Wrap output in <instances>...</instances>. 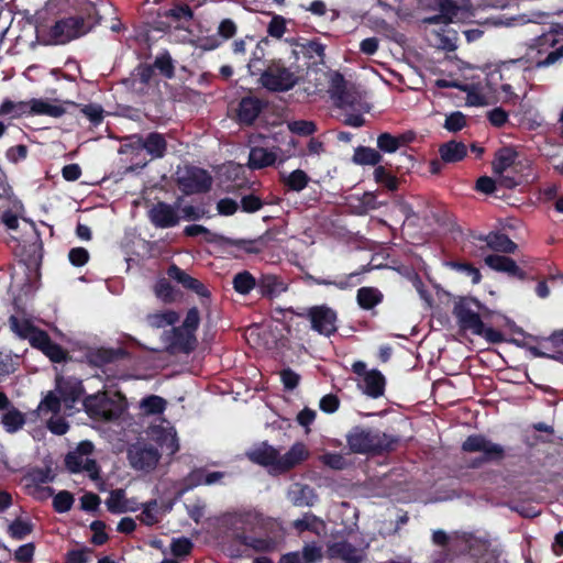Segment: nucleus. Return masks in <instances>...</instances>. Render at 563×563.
<instances>
[{"instance_id": "58836bf2", "label": "nucleus", "mask_w": 563, "mask_h": 563, "mask_svg": "<svg viewBox=\"0 0 563 563\" xmlns=\"http://www.w3.org/2000/svg\"><path fill=\"white\" fill-rule=\"evenodd\" d=\"M107 509L111 514H123L129 510L125 499V492L122 488L113 489L110 492L106 500Z\"/></svg>"}, {"instance_id": "20e7f679", "label": "nucleus", "mask_w": 563, "mask_h": 563, "mask_svg": "<svg viewBox=\"0 0 563 563\" xmlns=\"http://www.w3.org/2000/svg\"><path fill=\"white\" fill-rule=\"evenodd\" d=\"M299 81L298 67L287 66L280 58L268 60L258 79L261 86L269 92H287Z\"/></svg>"}, {"instance_id": "680f3d73", "label": "nucleus", "mask_w": 563, "mask_h": 563, "mask_svg": "<svg viewBox=\"0 0 563 563\" xmlns=\"http://www.w3.org/2000/svg\"><path fill=\"white\" fill-rule=\"evenodd\" d=\"M81 113L89 119L93 125H98L103 120V109L100 104L89 103L81 108Z\"/></svg>"}, {"instance_id": "603ef678", "label": "nucleus", "mask_w": 563, "mask_h": 563, "mask_svg": "<svg viewBox=\"0 0 563 563\" xmlns=\"http://www.w3.org/2000/svg\"><path fill=\"white\" fill-rule=\"evenodd\" d=\"M377 147L383 153H395L399 150L397 136L388 132H383L377 137Z\"/></svg>"}, {"instance_id": "473e14b6", "label": "nucleus", "mask_w": 563, "mask_h": 563, "mask_svg": "<svg viewBox=\"0 0 563 563\" xmlns=\"http://www.w3.org/2000/svg\"><path fill=\"white\" fill-rule=\"evenodd\" d=\"M383 294L374 287H361L356 294L358 306L364 310H371L383 301Z\"/></svg>"}, {"instance_id": "1a4fd4ad", "label": "nucleus", "mask_w": 563, "mask_h": 563, "mask_svg": "<svg viewBox=\"0 0 563 563\" xmlns=\"http://www.w3.org/2000/svg\"><path fill=\"white\" fill-rule=\"evenodd\" d=\"M484 263L493 271L506 274L508 278L525 282L529 279L527 262L521 260L518 264L514 258L501 254L484 256Z\"/></svg>"}, {"instance_id": "cd10ccee", "label": "nucleus", "mask_w": 563, "mask_h": 563, "mask_svg": "<svg viewBox=\"0 0 563 563\" xmlns=\"http://www.w3.org/2000/svg\"><path fill=\"white\" fill-rule=\"evenodd\" d=\"M439 13L427 18L429 24L451 23L457 16L459 7L453 0H438Z\"/></svg>"}, {"instance_id": "7c9ffc66", "label": "nucleus", "mask_w": 563, "mask_h": 563, "mask_svg": "<svg viewBox=\"0 0 563 563\" xmlns=\"http://www.w3.org/2000/svg\"><path fill=\"white\" fill-rule=\"evenodd\" d=\"M383 161V156L379 151L360 145L354 150V154L352 156V162L356 165L361 166H378Z\"/></svg>"}, {"instance_id": "ea45409f", "label": "nucleus", "mask_w": 563, "mask_h": 563, "mask_svg": "<svg viewBox=\"0 0 563 563\" xmlns=\"http://www.w3.org/2000/svg\"><path fill=\"white\" fill-rule=\"evenodd\" d=\"M205 470L195 468L192 470L181 482V487L177 490L175 499L181 498V496L188 490L203 484Z\"/></svg>"}, {"instance_id": "a211bd4d", "label": "nucleus", "mask_w": 563, "mask_h": 563, "mask_svg": "<svg viewBox=\"0 0 563 563\" xmlns=\"http://www.w3.org/2000/svg\"><path fill=\"white\" fill-rule=\"evenodd\" d=\"M56 390L66 408H73L85 393L81 380L74 377H58L56 379Z\"/></svg>"}, {"instance_id": "f8f14e48", "label": "nucleus", "mask_w": 563, "mask_h": 563, "mask_svg": "<svg viewBox=\"0 0 563 563\" xmlns=\"http://www.w3.org/2000/svg\"><path fill=\"white\" fill-rule=\"evenodd\" d=\"M473 243L478 246L481 255H484L487 250L496 253L514 254L518 245L505 233L499 231H492L486 235L472 234Z\"/></svg>"}, {"instance_id": "c9c22d12", "label": "nucleus", "mask_w": 563, "mask_h": 563, "mask_svg": "<svg viewBox=\"0 0 563 563\" xmlns=\"http://www.w3.org/2000/svg\"><path fill=\"white\" fill-rule=\"evenodd\" d=\"M374 180L382 187L386 188L389 191H396L399 186V179L395 174L389 172L385 166L378 165L375 167Z\"/></svg>"}, {"instance_id": "8fccbe9b", "label": "nucleus", "mask_w": 563, "mask_h": 563, "mask_svg": "<svg viewBox=\"0 0 563 563\" xmlns=\"http://www.w3.org/2000/svg\"><path fill=\"white\" fill-rule=\"evenodd\" d=\"M42 353L47 356L53 363H62L65 362L68 357V352L58 343L54 342L52 339Z\"/></svg>"}, {"instance_id": "e433bc0d", "label": "nucleus", "mask_w": 563, "mask_h": 563, "mask_svg": "<svg viewBox=\"0 0 563 563\" xmlns=\"http://www.w3.org/2000/svg\"><path fill=\"white\" fill-rule=\"evenodd\" d=\"M332 553L345 563H361L356 548L347 541L336 542L331 547Z\"/></svg>"}, {"instance_id": "f704fd0d", "label": "nucleus", "mask_w": 563, "mask_h": 563, "mask_svg": "<svg viewBox=\"0 0 563 563\" xmlns=\"http://www.w3.org/2000/svg\"><path fill=\"white\" fill-rule=\"evenodd\" d=\"M1 421L8 433H15L25 424V416L20 410L12 407L2 415Z\"/></svg>"}, {"instance_id": "5701e85b", "label": "nucleus", "mask_w": 563, "mask_h": 563, "mask_svg": "<svg viewBox=\"0 0 563 563\" xmlns=\"http://www.w3.org/2000/svg\"><path fill=\"white\" fill-rule=\"evenodd\" d=\"M266 107V102L257 97L246 96L239 102L238 120L241 124L251 125Z\"/></svg>"}, {"instance_id": "6ab92c4d", "label": "nucleus", "mask_w": 563, "mask_h": 563, "mask_svg": "<svg viewBox=\"0 0 563 563\" xmlns=\"http://www.w3.org/2000/svg\"><path fill=\"white\" fill-rule=\"evenodd\" d=\"M279 451L267 441H263L246 451L245 456L249 461L261 466H271L277 471Z\"/></svg>"}, {"instance_id": "bb28decb", "label": "nucleus", "mask_w": 563, "mask_h": 563, "mask_svg": "<svg viewBox=\"0 0 563 563\" xmlns=\"http://www.w3.org/2000/svg\"><path fill=\"white\" fill-rule=\"evenodd\" d=\"M386 379L378 369H371L364 377V394L371 398H379L385 393Z\"/></svg>"}, {"instance_id": "412c9836", "label": "nucleus", "mask_w": 563, "mask_h": 563, "mask_svg": "<svg viewBox=\"0 0 563 563\" xmlns=\"http://www.w3.org/2000/svg\"><path fill=\"white\" fill-rule=\"evenodd\" d=\"M309 457V451L305 443L296 442L290 449L284 454H278L277 472L286 473L301 464Z\"/></svg>"}, {"instance_id": "5fc2aeb1", "label": "nucleus", "mask_w": 563, "mask_h": 563, "mask_svg": "<svg viewBox=\"0 0 563 563\" xmlns=\"http://www.w3.org/2000/svg\"><path fill=\"white\" fill-rule=\"evenodd\" d=\"M322 560V549L316 543H307L300 552L301 563H317Z\"/></svg>"}, {"instance_id": "dca6fc26", "label": "nucleus", "mask_w": 563, "mask_h": 563, "mask_svg": "<svg viewBox=\"0 0 563 563\" xmlns=\"http://www.w3.org/2000/svg\"><path fill=\"white\" fill-rule=\"evenodd\" d=\"M164 342L166 343L167 351L190 353L196 349L197 338L196 334L190 333L181 327H174L169 331L163 333Z\"/></svg>"}, {"instance_id": "49530a36", "label": "nucleus", "mask_w": 563, "mask_h": 563, "mask_svg": "<svg viewBox=\"0 0 563 563\" xmlns=\"http://www.w3.org/2000/svg\"><path fill=\"white\" fill-rule=\"evenodd\" d=\"M154 292L156 297L165 303H172L176 300L175 289L165 278L157 280L154 287Z\"/></svg>"}, {"instance_id": "e2e57ef3", "label": "nucleus", "mask_w": 563, "mask_h": 563, "mask_svg": "<svg viewBox=\"0 0 563 563\" xmlns=\"http://www.w3.org/2000/svg\"><path fill=\"white\" fill-rule=\"evenodd\" d=\"M313 495V489L308 485H303L299 488L298 492H294L290 500L295 506H311L312 503L309 500V496Z\"/></svg>"}, {"instance_id": "3c124183", "label": "nucleus", "mask_w": 563, "mask_h": 563, "mask_svg": "<svg viewBox=\"0 0 563 563\" xmlns=\"http://www.w3.org/2000/svg\"><path fill=\"white\" fill-rule=\"evenodd\" d=\"M291 133L300 136H309L317 132V124L308 120H295L288 123Z\"/></svg>"}, {"instance_id": "bf43d9fd", "label": "nucleus", "mask_w": 563, "mask_h": 563, "mask_svg": "<svg viewBox=\"0 0 563 563\" xmlns=\"http://www.w3.org/2000/svg\"><path fill=\"white\" fill-rule=\"evenodd\" d=\"M60 396L57 397L54 393L49 391L41 401L38 409L44 412L58 413L62 408Z\"/></svg>"}, {"instance_id": "c85d7f7f", "label": "nucleus", "mask_w": 563, "mask_h": 563, "mask_svg": "<svg viewBox=\"0 0 563 563\" xmlns=\"http://www.w3.org/2000/svg\"><path fill=\"white\" fill-rule=\"evenodd\" d=\"M518 153L510 146H503L496 153L493 161V172L496 175H503L508 168H510L516 159Z\"/></svg>"}, {"instance_id": "2eb2a0df", "label": "nucleus", "mask_w": 563, "mask_h": 563, "mask_svg": "<svg viewBox=\"0 0 563 563\" xmlns=\"http://www.w3.org/2000/svg\"><path fill=\"white\" fill-rule=\"evenodd\" d=\"M329 93L338 108H354L357 103V96L353 88H350L344 76L340 71L331 75Z\"/></svg>"}, {"instance_id": "f03ea898", "label": "nucleus", "mask_w": 563, "mask_h": 563, "mask_svg": "<svg viewBox=\"0 0 563 563\" xmlns=\"http://www.w3.org/2000/svg\"><path fill=\"white\" fill-rule=\"evenodd\" d=\"M78 14L57 19L47 31V43L65 45L79 38L100 23L101 16L93 2L89 0H74Z\"/></svg>"}, {"instance_id": "774afa93", "label": "nucleus", "mask_w": 563, "mask_h": 563, "mask_svg": "<svg viewBox=\"0 0 563 563\" xmlns=\"http://www.w3.org/2000/svg\"><path fill=\"white\" fill-rule=\"evenodd\" d=\"M35 552L34 543H25L20 545L14 552V560L19 563H31Z\"/></svg>"}, {"instance_id": "79ce46f5", "label": "nucleus", "mask_w": 563, "mask_h": 563, "mask_svg": "<svg viewBox=\"0 0 563 563\" xmlns=\"http://www.w3.org/2000/svg\"><path fill=\"white\" fill-rule=\"evenodd\" d=\"M446 266L470 277L473 284H478L482 280L479 269L468 262L449 261Z\"/></svg>"}, {"instance_id": "052dcab7", "label": "nucleus", "mask_w": 563, "mask_h": 563, "mask_svg": "<svg viewBox=\"0 0 563 563\" xmlns=\"http://www.w3.org/2000/svg\"><path fill=\"white\" fill-rule=\"evenodd\" d=\"M90 529L93 531L91 543L95 545H103L109 540L106 533V523L101 520H95L90 523Z\"/></svg>"}, {"instance_id": "2f4dec72", "label": "nucleus", "mask_w": 563, "mask_h": 563, "mask_svg": "<svg viewBox=\"0 0 563 563\" xmlns=\"http://www.w3.org/2000/svg\"><path fill=\"white\" fill-rule=\"evenodd\" d=\"M280 181L287 190L299 192L308 186L310 177L305 170L295 169L288 175L280 174Z\"/></svg>"}, {"instance_id": "aec40b11", "label": "nucleus", "mask_w": 563, "mask_h": 563, "mask_svg": "<svg viewBox=\"0 0 563 563\" xmlns=\"http://www.w3.org/2000/svg\"><path fill=\"white\" fill-rule=\"evenodd\" d=\"M129 356L130 353L124 347H98L87 354L89 363L97 367L125 360Z\"/></svg>"}, {"instance_id": "a19ab883", "label": "nucleus", "mask_w": 563, "mask_h": 563, "mask_svg": "<svg viewBox=\"0 0 563 563\" xmlns=\"http://www.w3.org/2000/svg\"><path fill=\"white\" fill-rule=\"evenodd\" d=\"M9 324L12 332L23 340H27L37 328L29 319H20L13 314L9 318Z\"/></svg>"}, {"instance_id": "6e6d98bb", "label": "nucleus", "mask_w": 563, "mask_h": 563, "mask_svg": "<svg viewBox=\"0 0 563 563\" xmlns=\"http://www.w3.org/2000/svg\"><path fill=\"white\" fill-rule=\"evenodd\" d=\"M166 18H172L175 21H190L194 16V12L188 4L179 3L165 11Z\"/></svg>"}, {"instance_id": "9b49d317", "label": "nucleus", "mask_w": 563, "mask_h": 563, "mask_svg": "<svg viewBox=\"0 0 563 563\" xmlns=\"http://www.w3.org/2000/svg\"><path fill=\"white\" fill-rule=\"evenodd\" d=\"M178 187L185 195L208 192L212 186V177L200 167L189 166L184 175L178 177Z\"/></svg>"}, {"instance_id": "a878e982", "label": "nucleus", "mask_w": 563, "mask_h": 563, "mask_svg": "<svg viewBox=\"0 0 563 563\" xmlns=\"http://www.w3.org/2000/svg\"><path fill=\"white\" fill-rule=\"evenodd\" d=\"M439 154L446 164L457 163L466 157L467 147L463 142L452 140L440 145Z\"/></svg>"}, {"instance_id": "de8ad7c7", "label": "nucleus", "mask_w": 563, "mask_h": 563, "mask_svg": "<svg viewBox=\"0 0 563 563\" xmlns=\"http://www.w3.org/2000/svg\"><path fill=\"white\" fill-rule=\"evenodd\" d=\"M33 531V526L29 521H24L20 518L14 519L8 529L10 537L14 540H23Z\"/></svg>"}, {"instance_id": "69168bd1", "label": "nucleus", "mask_w": 563, "mask_h": 563, "mask_svg": "<svg viewBox=\"0 0 563 563\" xmlns=\"http://www.w3.org/2000/svg\"><path fill=\"white\" fill-rule=\"evenodd\" d=\"M27 340L32 347L37 349L42 352L51 341V336L46 331L36 328Z\"/></svg>"}, {"instance_id": "c756f323", "label": "nucleus", "mask_w": 563, "mask_h": 563, "mask_svg": "<svg viewBox=\"0 0 563 563\" xmlns=\"http://www.w3.org/2000/svg\"><path fill=\"white\" fill-rule=\"evenodd\" d=\"M179 321V313L175 310H164L148 313L145 317L147 327L162 329L167 325H175Z\"/></svg>"}, {"instance_id": "f3484780", "label": "nucleus", "mask_w": 563, "mask_h": 563, "mask_svg": "<svg viewBox=\"0 0 563 563\" xmlns=\"http://www.w3.org/2000/svg\"><path fill=\"white\" fill-rule=\"evenodd\" d=\"M148 218L155 228L161 229L173 228L179 223L180 219L175 207L164 201L153 205L148 210Z\"/></svg>"}, {"instance_id": "09e8293b", "label": "nucleus", "mask_w": 563, "mask_h": 563, "mask_svg": "<svg viewBox=\"0 0 563 563\" xmlns=\"http://www.w3.org/2000/svg\"><path fill=\"white\" fill-rule=\"evenodd\" d=\"M75 498L68 490L58 492L53 498V508L58 514L67 512L71 509Z\"/></svg>"}, {"instance_id": "c03bdc74", "label": "nucleus", "mask_w": 563, "mask_h": 563, "mask_svg": "<svg viewBox=\"0 0 563 563\" xmlns=\"http://www.w3.org/2000/svg\"><path fill=\"white\" fill-rule=\"evenodd\" d=\"M166 400L157 395H150L141 400V408L147 415H161L166 408Z\"/></svg>"}, {"instance_id": "4468645a", "label": "nucleus", "mask_w": 563, "mask_h": 563, "mask_svg": "<svg viewBox=\"0 0 563 563\" xmlns=\"http://www.w3.org/2000/svg\"><path fill=\"white\" fill-rule=\"evenodd\" d=\"M471 303L479 306L478 300L464 298L454 305L453 314L462 330H468L476 335L481 333L484 322L479 313L472 309Z\"/></svg>"}, {"instance_id": "ddd939ff", "label": "nucleus", "mask_w": 563, "mask_h": 563, "mask_svg": "<svg viewBox=\"0 0 563 563\" xmlns=\"http://www.w3.org/2000/svg\"><path fill=\"white\" fill-rule=\"evenodd\" d=\"M131 148L134 151H145L151 159H161L165 157L168 144L164 134L159 132H150L146 135L134 134L131 136Z\"/></svg>"}, {"instance_id": "864d4df0", "label": "nucleus", "mask_w": 563, "mask_h": 563, "mask_svg": "<svg viewBox=\"0 0 563 563\" xmlns=\"http://www.w3.org/2000/svg\"><path fill=\"white\" fill-rule=\"evenodd\" d=\"M466 126V117L461 111H454L446 115L443 128L449 132L456 133Z\"/></svg>"}, {"instance_id": "13d9d810", "label": "nucleus", "mask_w": 563, "mask_h": 563, "mask_svg": "<svg viewBox=\"0 0 563 563\" xmlns=\"http://www.w3.org/2000/svg\"><path fill=\"white\" fill-rule=\"evenodd\" d=\"M286 19L282 15H273L267 26V33L274 38H282L286 33Z\"/></svg>"}, {"instance_id": "0eeeda50", "label": "nucleus", "mask_w": 563, "mask_h": 563, "mask_svg": "<svg viewBox=\"0 0 563 563\" xmlns=\"http://www.w3.org/2000/svg\"><path fill=\"white\" fill-rule=\"evenodd\" d=\"M184 234L195 238L203 234L207 242L220 241L225 246H235L247 254H260L266 247L271 232L266 231L263 235L255 240L231 239L212 233L208 228L201 224H190L185 227Z\"/></svg>"}, {"instance_id": "0e129e2a", "label": "nucleus", "mask_w": 563, "mask_h": 563, "mask_svg": "<svg viewBox=\"0 0 563 563\" xmlns=\"http://www.w3.org/2000/svg\"><path fill=\"white\" fill-rule=\"evenodd\" d=\"M200 324V313L197 307H192L187 311L186 318L183 321L181 328L186 329L190 333L196 334Z\"/></svg>"}, {"instance_id": "423d86ee", "label": "nucleus", "mask_w": 563, "mask_h": 563, "mask_svg": "<svg viewBox=\"0 0 563 563\" xmlns=\"http://www.w3.org/2000/svg\"><path fill=\"white\" fill-rule=\"evenodd\" d=\"M461 450L465 453H482L481 456L472 460L471 466L474 468L488 463L499 464L506 457V450L501 444L493 442L481 433L468 435L462 442Z\"/></svg>"}, {"instance_id": "338daca9", "label": "nucleus", "mask_w": 563, "mask_h": 563, "mask_svg": "<svg viewBox=\"0 0 563 563\" xmlns=\"http://www.w3.org/2000/svg\"><path fill=\"white\" fill-rule=\"evenodd\" d=\"M280 380L285 390H294L300 383V375L287 367L280 371Z\"/></svg>"}, {"instance_id": "393cba45", "label": "nucleus", "mask_w": 563, "mask_h": 563, "mask_svg": "<svg viewBox=\"0 0 563 563\" xmlns=\"http://www.w3.org/2000/svg\"><path fill=\"white\" fill-rule=\"evenodd\" d=\"M276 152L265 147L255 146L250 151L247 166L251 169H262L273 166L276 163Z\"/></svg>"}, {"instance_id": "39448f33", "label": "nucleus", "mask_w": 563, "mask_h": 563, "mask_svg": "<svg viewBox=\"0 0 563 563\" xmlns=\"http://www.w3.org/2000/svg\"><path fill=\"white\" fill-rule=\"evenodd\" d=\"M86 413L97 421L118 420L126 409V399L121 393L112 396L107 393L90 395L84 398Z\"/></svg>"}, {"instance_id": "4c0bfd02", "label": "nucleus", "mask_w": 563, "mask_h": 563, "mask_svg": "<svg viewBox=\"0 0 563 563\" xmlns=\"http://www.w3.org/2000/svg\"><path fill=\"white\" fill-rule=\"evenodd\" d=\"M558 43V38L553 33H544L533 40V43L529 45L528 55L532 57V54L536 52V55H542L548 53L549 48L554 47Z\"/></svg>"}, {"instance_id": "b1692460", "label": "nucleus", "mask_w": 563, "mask_h": 563, "mask_svg": "<svg viewBox=\"0 0 563 563\" xmlns=\"http://www.w3.org/2000/svg\"><path fill=\"white\" fill-rule=\"evenodd\" d=\"M257 283V290L264 298L273 299L287 290V285L277 275L262 274Z\"/></svg>"}, {"instance_id": "a18cd8bd", "label": "nucleus", "mask_w": 563, "mask_h": 563, "mask_svg": "<svg viewBox=\"0 0 563 563\" xmlns=\"http://www.w3.org/2000/svg\"><path fill=\"white\" fill-rule=\"evenodd\" d=\"M319 461L324 466L334 471H343L349 466L346 459L338 452H325L319 456Z\"/></svg>"}, {"instance_id": "9d476101", "label": "nucleus", "mask_w": 563, "mask_h": 563, "mask_svg": "<svg viewBox=\"0 0 563 563\" xmlns=\"http://www.w3.org/2000/svg\"><path fill=\"white\" fill-rule=\"evenodd\" d=\"M161 459L158 449L152 444L136 442L128 449V460L132 468L136 471H153Z\"/></svg>"}, {"instance_id": "f257e3e1", "label": "nucleus", "mask_w": 563, "mask_h": 563, "mask_svg": "<svg viewBox=\"0 0 563 563\" xmlns=\"http://www.w3.org/2000/svg\"><path fill=\"white\" fill-rule=\"evenodd\" d=\"M233 539L256 553L278 550L283 538L268 529V520L256 510L235 511L228 517Z\"/></svg>"}, {"instance_id": "7ed1b4c3", "label": "nucleus", "mask_w": 563, "mask_h": 563, "mask_svg": "<svg viewBox=\"0 0 563 563\" xmlns=\"http://www.w3.org/2000/svg\"><path fill=\"white\" fill-rule=\"evenodd\" d=\"M345 438L349 450L354 454L382 455L396 451L400 444L398 435L364 426H354Z\"/></svg>"}, {"instance_id": "6e6552de", "label": "nucleus", "mask_w": 563, "mask_h": 563, "mask_svg": "<svg viewBox=\"0 0 563 563\" xmlns=\"http://www.w3.org/2000/svg\"><path fill=\"white\" fill-rule=\"evenodd\" d=\"M310 321L311 329L320 335L330 338L338 332V313L327 305H317L296 313Z\"/></svg>"}, {"instance_id": "4be33fe9", "label": "nucleus", "mask_w": 563, "mask_h": 563, "mask_svg": "<svg viewBox=\"0 0 563 563\" xmlns=\"http://www.w3.org/2000/svg\"><path fill=\"white\" fill-rule=\"evenodd\" d=\"M167 275L169 278L180 284L184 288L195 291L198 296L202 298H210L211 294L208 290V288L199 279L191 277L176 264H172L168 267Z\"/></svg>"}, {"instance_id": "37998d69", "label": "nucleus", "mask_w": 563, "mask_h": 563, "mask_svg": "<svg viewBox=\"0 0 563 563\" xmlns=\"http://www.w3.org/2000/svg\"><path fill=\"white\" fill-rule=\"evenodd\" d=\"M153 66L165 78L172 79L175 77L174 62L168 52H164L163 54L157 55L153 63Z\"/></svg>"}, {"instance_id": "72a5a7b5", "label": "nucleus", "mask_w": 563, "mask_h": 563, "mask_svg": "<svg viewBox=\"0 0 563 563\" xmlns=\"http://www.w3.org/2000/svg\"><path fill=\"white\" fill-rule=\"evenodd\" d=\"M257 279L249 272L242 271L234 275L233 289L240 295H249L254 288L257 289Z\"/></svg>"}, {"instance_id": "4d7b16f0", "label": "nucleus", "mask_w": 563, "mask_h": 563, "mask_svg": "<svg viewBox=\"0 0 563 563\" xmlns=\"http://www.w3.org/2000/svg\"><path fill=\"white\" fill-rule=\"evenodd\" d=\"M264 201L256 195L254 194H249V195H244L242 198H241V209L243 212H246V213H254L258 210L262 209V207L264 206Z\"/></svg>"}]
</instances>
